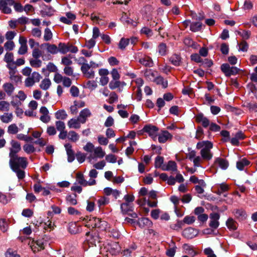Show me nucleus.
Segmentation results:
<instances>
[{
	"mask_svg": "<svg viewBox=\"0 0 257 257\" xmlns=\"http://www.w3.org/2000/svg\"><path fill=\"white\" fill-rule=\"evenodd\" d=\"M83 220L87 221L86 226L88 227L97 228L100 231H106L107 223L105 221L101 220L98 218H91L88 216H86Z\"/></svg>",
	"mask_w": 257,
	"mask_h": 257,
	"instance_id": "f257e3e1",
	"label": "nucleus"
},
{
	"mask_svg": "<svg viewBox=\"0 0 257 257\" xmlns=\"http://www.w3.org/2000/svg\"><path fill=\"white\" fill-rule=\"evenodd\" d=\"M10 158L9 163L11 169H25L28 165V162L26 157H19L17 155Z\"/></svg>",
	"mask_w": 257,
	"mask_h": 257,
	"instance_id": "f03ea898",
	"label": "nucleus"
},
{
	"mask_svg": "<svg viewBox=\"0 0 257 257\" xmlns=\"http://www.w3.org/2000/svg\"><path fill=\"white\" fill-rule=\"evenodd\" d=\"M42 78L41 75L39 72L34 71L25 80V86L27 87H31L34 85L36 83L39 82Z\"/></svg>",
	"mask_w": 257,
	"mask_h": 257,
	"instance_id": "7ed1b4c3",
	"label": "nucleus"
},
{
	"mask_svg": "<svg viewBox=\"0 0 257 257\" xmlns=\"http://www.w3.org/2000/svg\"><path fill=\"white\" fill-rule=\"evenodd\" d=\"M221 71L227 77L235 75L238 73L239 69L236 67L230 66L228 63H224L221 65Z\"/></svg>",
	"mask_w": 257,
	"mask_h": 257,
	"instance_id": "20e7f679",
	"label": "nucleus"
},
{
	"mask_svg": "<svg viewBox=\"0 0 257 257\" xmlns=\"http://www.w3.org/2000/svg\"><path fill=\"white\" fill-rule=\"evenodd\" d=\"M78 64L81 65V71L85 77L92 78L94 77V71L90 69L91 67L89 65V64L85 62L81 63V62H79Z\"/></svg>",
	"mask_w": 257,
	"mask_h": 257,
	"instance_id": "39448f33",
	"label": "nucleus"
},
{
	"mask_svg": "<svg viewBox=\"0 0 257 257\" xmlns=\"http://www.w3.org/2000/svg\"><path fill=\"white\" fill-rule=\"evenodd\" d=\"M159 130V129L157 126L151 124L145 125L142 130L143 132L148 133L149 136L151 137L154 141L157 139Z\"/></svg>",
	"mask_w": 257,
	"mask_h": 257,
	"instance_id": "423d86ee",
	"label": "nucleus"
},
{
	"mask_svg": "<svg viewBox=\"0 0 257 257\" xmlns=\"http://www.w3.org/2000/svg\"><path fill=\"white\" fill-rule=\"evenodd\" d=\"M213 147V144L211 142L208 143L207 146H205V148H203L201 150L200 155L202 159L206 161H209L212 158L213 155L211 152L210 150Z\"/></svg>",
	"mask_w": 257,
	"mask_h": 257,
	"instance_id": "0eeeda50",
	"label": "nucleus"
},
{
	"mask_svg": "<svg viewBox=\"0 0 257 257\" xmlns=\"http://www.w3.org/2000/svg\"><path fill=\"white\" fill-rule=\"evenodd\" d=\"M14 3V0H0V10L4 14H11L12 10L8 6H13Z\"/></svg>",
	"mask_w": 257,
	"mask_h": 257,
	"instance_id": "6e6552de",
	"label": "nucleus"
},
{
	"mask_svg": "<svg viewBox=\"0 0 257 257\" xmlns=\"http://www.w3.org/2000/svg\"><path fill=\"white\" fill-rule=\"evenodd\" d=\"M209 218L210 220L209 226L213 229L217 228L219 225L218 220L220 218V214L218 213L212 212L210 214Z\"/></svg>",
	"mask_w": 257,
	"mask_h": 257,
	"instance_id": "1a4fd4ad",
	"label": "nucleus"
},
{
	"mask_svg": "<svg viewBox=\"0 0 257 257\" xmlns=\"http://www.w3.org/2000/svg\"><path fill=\"white\" fill-rule=\"evenodd\" d=\"M11 145L12 147L10 149L9 157H13L17 156V154L21 151V147L19 142L14 140L11 141Z\"/></svg>",
	"mask_w": 257,
	"mask_h": 257,
	"instance_id": "9d476101",
	"label": "nucleus"
},
{
	"mask_svg": "<svg viewBox=\"0 0 257 257\" xmlns=\"http://www.w3.org/2000/svg\"><path fill=\"white\" fill-rule=\"evenodd\" d=\"M40 113L41 116L40 119L44 123H48L51 120V117L49 115V111L45 106H42L40 108Z\"/></svg>",
	"mask_w": 257,
	"mask_h": 257,
	"instance_id": "9b49d317",
	"label": "nucleus"
},
{
	"mask_svg": "<svg viewBox=\"0 0 257 257\" xmlns=\"http://www.w3.org/2000/svg\"><path fill=\"white\" fill-rule=\"evenodd\" d=\"M195 121L197 123H201L204 127H207L210 124V120L204 116L202 113L197 114L195 116Z\"/></svg>",
	"mask_w": 257,
	"mask_h": 257,
	"instance_id": "f8f14e48",
	"label": "nucleus"
},
{
	"mask_svg": "<svg viewBox=\"0 0 257 257\" xmlns=\"http://www.w3.org/2000/svg\"><path fill=\"white\" fill-rule=\"evenodd\" d=\"M142 13L144 18L146 19L148 21H151L154 13V9L151 6H146L144 7Z\"/></svg>",
	"mask_w": 257,
	"mask_h": 257,
	"instance_id": "ddd939ff",
	"label": "nucleus"
},
{
	"mask_svg": "<svg viewBox=\"0 0 257 257\" xmlns=\"http://www.w3.org/2000/svg\"><path fill=\"white\" fill-rule=\"evenodd\" d=\"M91 115V112L88 108H84L79 112L78 118L81 120V123H85L88 118Z\"/></svg>",
	"mask_w": 257,
	"mask_h": 257,
	"instance_id": "4468645a",
	"label": "nucleus"
},
{
	"mask_svg": "<svg viewBox=\"0 0 257 257\" xmlns=\"http://www.w3.org/2000/svg\"><path fill=\"white\" fill-rule=\"evenodd\" d=\"M198 234V231L192 227H188L183 231V235L186 238L192 239Z\"/></svg>",
	"mask_w": 257,
	"mask_h": 257,
	"instance_id": "2eb2a0df",
	"label": "nucleus"
},
{
	"mask_svg": "<svg viewBox=\"0 0 257 257\" xmlns=\"http://www.w3.org/2000/svg\"><path fill=\"white\" fill-rule=\"evenodd\" d=\"M172 135L167 131H162L158 136V141L160 143H165L168 141H171Z\"/></svg>",
	"mask_w": 257,
	"mask_h": 257,
	"instance_id": "dca6fc26",
	"label": "nucleus"
},
{
	"mask_svg": "<svg viewBox=\"0 0 257 257\" xmlns=\"http://www.w3.org/2000/svg\"><path fill=\"white\" fill-rule=\"evenodd\" d=\"M30 246L33 252H36L44 249L43 242L42 240H33L30 244Z\"/></svg>",
	"mask_w": 257,
	"mask_h": 257,
	"instance_id": "f3484780",
	"label": "nucleus"
},
{
	"mask_svg": "<svg viewBox=\"0 0 257 257\" xmlns=\"http://www.w3.org/2000/svg\"><path fill=\"white\" fill-rule=\"evenodd\" d=\"M81 120L77 117L70 119L67 122V125L70 128L79 129L81 127Z\"/></svg>",
	"mask_w": 257,
	"mask_h": 257,
	"instance_id": "a211bd4d",
	"label": "nucleus"
},
{
	"mask_svg": "<svg viewBox=\"0 0 257 257\" xmlns=\"http://www.w3.org/2000/svg\"><path fill=\"white\" fill-rule=\"evenodd\" d=\"M64 147L66 150L67 155L68 156V161L72 162L75 159L74 152L72 150V146L69 143L65 144Z\"/></svg>",
	"mask_w": 257,
	"mask_h": 257,
	"instance_id": "6ab92c4d",
	"label": "nucleus"
},
{
	"mask_svg": "<svg viewBox=\"0 0 257 257\" xmlns=\"http://www.w3.org/2000/svg\"><path fill=\"white\" fill-rule=\"evenodd\" d=\"M139 62L146 67H151L153 66V61L152 58L148 56H144L139 60Z\"/></svg>",
	"mask_w": 257,
	"mask_h": 257,
	"instance_id": "aec40b11",
	"label": "nucleus"
},
{
	"mask_svg": "<svg viewBox=\"0 0 257 257\" xmlns=\"http://www.w3.org/2000/svg\"><path fill=\"white\" fill-rule=\"evenodd\" d=\"M144 75L147 79L154 81L158 74V72L156 71H153L151 69H146L145 71Z\"/></svg>",
	"mask_w": 257,
	"mask_h": 257,
	"instance_id": "412c9836",
	"label": "nucleus"
},
{
	"mask_svg": "<svg viewBox=\"0 0 257 257\" xmlns=\"http://www.w3.org/2000/svg\"><path fill=\"white\" fill-rule=\"evenodd\" d=\"M226 225L230 230H235L237 228L238 224L232 218H229L226 222Z\"/></svg>",
	"mask_w": 257,
	"mask_h": 257,
	"instance_id": "4be33fe9",
	"label": "nucleus"
},
{
	"mask_svg": "<svg viewBox=\"0 0 257 257\" xmlns=\"http://www.w3.org/2000/svg\"><path fill=\"white\" fill-rule=\"evenodd\" d=\"M13 118L12 113L5 112L0 116L1 120L5 123H8L11 122Z\"/></svg>",
	"mask_w": 257,
	"mask_h": 257,
	"instance_id": "5701e85b",
	"label": "nucleus"
},
{
	"mask_svg": "<svg viewBox=\"0 0 257 257\" xmlns=\"http://www.w3.org/2000/svg\"><path fill=\"white\" fill-rule=\"evenodd\" d=\"M215 163L217 164L222 169H226L228 166V161L221 158H217L215 161Z\"/></svg>",
	"mask_w": 257,
	"mask_h": 257,
	"instance_id": "b1692460",
	"label": "nucleus"
},
{
	"mask_svg": "<svg viewBox=\"0 0 257 257\" xmlns=\"http://www.w3.org/2000/svg\"><path fill=\"white\" fill-rule=\"evenodd\" d=\"M120 208L123 214H129V212H133V206L130 203H122L120 205Z\"/></svg>",
	"mask_w": 257,
	"mask_h": 257,
	"instance_id": "393cba45",
	"label": "nucleus"
},
{
	"mask_svg": "<svg viewBox=\"0 0 257 257\" xmlns=\"http://www.w3.org/2000/svg\"><path fill=\"white\" fill-rule=\"evenodd\" d=\"M47 51L52 54H55L59 52L58 47L54 44H51L49 43L45 44Z\"/></svg>",
	"mask_w": 257,
	"mask_h": 257,
	"instance_id": "a878e982",
	"label": "nucleus"
},
{
	"mask_svg": "<svg viewBox=\"0 0 257 257\" xmlns=\"http://www.w3.org/2000/svg\"><path fill=\"white\" fill-rule=\"evenodd\" d=\"M77 181L80 185L87 186V181L84 179L83 174L81 172H78L76 175Z\"/></svg>",
	"mask_w": 257,
	"mask_h": 257,
	"instance_id": "bb28decb",
	"label": "nucleus"
},
{
	"mask_svg": "<svg viewBox=\"0 0 257 257\" xmlns=\"http://www.w3.org/2000/svg\"><path fill=\"white\" fill-rule=\"evenodd\" d=\"M3 88L5 91L9 96H11L12 94L15 89L14 85L11 83H5L3 85Z\"/></svg>",
	"mask_w": 257,
	"mask_h": 257,
	"instance_id": "cd10ccee",
	"label": "nucleus"
},
{
	"mask_svg": "<svg viewBox=\"0 0 257 257\" xmlns=\"http://www.w3.org/2000/svg\"><path fill=\"white\" fill-rule=\"evenodd\" d=\"M234 215L236 218L242 220L245 219L246 217V212L242 209H236Z\"/></svg>",
	"mask_w": 257,
	"mask_h": 257,
	"instance_id": "c85d7f7f",
	"label": "nucleus"
},
{
	"mask_svg": "<svg viewBox=\"0 0 257 257\" xmlns=\"http://www.w3.org/2000/svg\"><path fill=\"white\" fill-rule=\"evenodd\" d=\"M51 85V82L49 78H44L41 82L39 86L41 89L47 90Z\"/></svg>",
	"mask_w": 257,
	"mask_h": 257,
	"instance_id": "c756f323",
	"label": "nucleus"
},
{
	"mask_svg": "<svg viewBox=\"0 0 257 257\" xmlns=\"http://www.w3.org/2000/svg\"><path fill=\"white\" fill-rule=\"evenodd\" d=\"M250 162L247 159L243 158L236 163V167L240 170H243L245 166H248Z\"/></svg>",
	"mask_w": 257,
	"mask_h": 257,
	"instance_id": "7c9ffc66",
	"label": "nucleus"
},
{
	"mask_svg": "<svg viewBox=\"0 0 257 257\" xmlns=\"http://www.w3.org/2000/svg\"><path fill=\"white\" fill-rule=\"evenodd\" d=\"M157 84L161 85L164 88L168 86V82L165 80L164 78L160 75H158L154 81Z\"/></svg>",
	"mask_w": 257,
	"mask_h": 257,
	"instance_id": "2f4dec72",
	"label": "nucleus"
},
{
	"mask_svg": "<svg viewBox=\"0 0 257 257\" xmlns=\"http://www.w3.org/2000/svg\"><path fill=\"white\" fill-rule=\"evenodd\" d=\"M138 223L140 227H145L150 226L152 224V222L147 218H142L139 219Z\"/></svg>",
	"mask_w": 257,
	"mask_h": 257,
	"instance_id": "473e14b6",
	"label": "nucleus"
},
{
	"mask_svg": "<svg viewBox=\"0 0 257 257\" xmlns=\"http://www.w3.org/2000/svg\"><path fill=\"white\" fill-rule=\"evenodd\" d=\"M68 138L71 142H76L79 140V136L76 132L70 131L68 132Z\"/></svg>",
	"mask_w": 257,
	"mask_h": 257,
	"instance_id": "72a5a7b5",
	"label": "nucleus"
},
{
	"mask_svg": "<svg viewBox=\"0 0 257 257\" xmlns=\"http://www.w3.org/2000/svg\"><path fill=\"white\" fill-rule=\"evenodd\" d=\"M55 116L57 119L64 120L67 117L68 115L64 110H59L56 112Z\"/></svg>",
	"mask_w": 257,
	"mask_h": 257,
	"instance_id": "f704fd0d",
	"label": "nucleus"
},
{
	"mask_svg": "<svg viewBox=\"0 0 257 257\" xmlns=\"http://www.w3.org/2000/svg\"><path fill=\"white\" fill-rule=\"evenodd\" d=\"M94 157L102 158L105 155L101 147H98L94 149Z\"/></svg>",
	"mask_w": 257,
	"mask_h": 257,
	"instance_id": "c9c22d12",
	"label": "nucleus"
},
{
	"mask_svg": "<svg viewBox=\"0 0 257 257\" xmlns=\"http://www.w3.org/2000/svg\"><path fill=\"white\" fill-rule=\"evenodd\" d=\"M84 87L91 90H93L97 87V84L94 80H88L85 82Z\"/></svg>",
	"mask_w": 257,
	"mask_h": 257,
	"instance_id": "e433bc0d",
	"label": "nucleus"
},
{
	"mask_svg": "<svg viewBox=\"0 0 257 257\" xmlns=\"http://www.w3.org/2000/svg\"><path fill=\"white\" fill-rule=\"evenodd\" d=\"M170 61L173 65L179 66L181 63V58L179 55L174 54L170 57Z\"/></svg>",
	"mask_w": 257,
	"mask_h": 257,
	"instance_id": "4c0bfd02",
	"label": "nucleus"
},
{
	"mask_svg": "<svg viewBox=\"0 0 257 257\" xmlns=\"http://www.w3.org/2000/svg\"><path fill=\"white\" fill-rule=\"evenodd\" d=\"M68 230L71 234H76L78 231V228L76 222H71L69 223Z\"/></svg>",
	"mask_w": 257,
	"mask_h": 257,
	"instance_id": "58836bf2",
	"label": "nucleus"
},
{
	"mask_svg": "<svg viewBox=\"0 0 257 257\" xmlns=\"http://www.w3.org/2000/svg\"><path fill=\"white\" fill-rule=\"evenodd\" d=\"M24 151L27 154L33 153L35 152L36 149L34 145L30 144H26L23 146Z\"/></svg>",
	"mask_w": 257,
	"mask_h": 257,
	"instance_id": "ea45409f",
	"label": "nucleus"
},
{
	"mask_svg": "<svg viewBox=\"0 0 257 257\" xmlns=\"http://www.w3.org/2000/svg\"><path fill=\"white\" fill-rule=\"evenodd\" d=\"M42 61L39 58L31 59L30 60V64L32 67L39 68L42 65Z\"/></svg>",
	"mask_w": 257,
	"mask_h": 257,
	"instance_id": "a19ab883",
	"label": "nucleus"
},
{
	"mask_svg": "<svg viewBox=\"0 0 257 257\" xmlns=\"http://www.w3.org/2000/svg\"><path fill=\"white\" fill-rule=\"evenodd\" d=\"M77 195L76 194H74L73 195H68L66 197V201L70 204L72 205H75L77 204Z\"/></svg>",
	"mask_w": 257,
	"mask_h": 257,
	"instance_id": "79ce46f5",
	"label": "nucleus"
},
{
	"mask_svg": "<svg viewBox=\"0 0 257 257\" xmlns=\"http://www.w3.org/2000/svg\"><path fill=\"white\" fill-rule=\"evenodd\" d=\"M10 104L9 102L5 100L0 101V111H8L10 109Z\"/></svg>",
	"mask_w": 257,
	"mask_h": 257,
	"instance_id": "37998d69",
	"label": "nucleus"
},
{
	"mask_svg": "<svg viewBox=\"0 0 257 257\" xmlns=\"http://www.w3.org/2000/svg\"><path fill=\"white\" fill-rule=\"evenodd\" d=\"M163 169L166 170H170L172 171H176L177 170L176 163L174 161H170L168 162L166 168H163Z\"/></svg>",
	"mask_w": 257,
	"mask_h": 257,
	"instance_id": "c03bdc74",
	"label": "nucleus"
},
{
	"mask_svg": "<svg viewBox=\"0 0 257 257\" xmlns=\"http://www.w3.org/2000/svg\"><path fill=\"white\" fill-rule=\"evenodd\" d=\"M64 73L69 76L75 77L74 68L71 66L65 67L63 69Z\"/></svg>",
	"mask_w": 257,
	"mask_h": 257,
	"instance_id": "a18cd8bd",
	"label": "nucleus"
},
{
	"mask_svg": "<svg viewBox=\"0 0 257 257\" xmlns=\"http://www.w3.org/2000/svg\"><path fill=\"white\" fill-rule=\"evenodd\" d=\"M8 222L6 219L1 218L0 219V229L1 230L5 232L7 231L8 228Z\"/></svg>",
	"mask_w": 257,
	"mask_h": 257,
	"instance_id": "49530a36",
	"label": "nucleus"
},
{
	"mask_svg": "<svg viewBox=\"0 0 257 257\" xmlns=\"http://www.w3.org/2000/svg\"><path fill=\"white\" fill-rule=\"evenodd\" d=\"M190 181L194 184L198 183L202 187H205L206 184L203 180H198L195 176H192L190 178Z\"/></svg>",
	"mask_w": 257,
	"mask_h": 257,
	"instance_id": "de8ad7c7",
	"label": "nucleus"
},
{
	"mask_svg": "<svg viewBox=\"0 0 257 257\" xmlns=\"http://www.w3.org/2000/svg\"><path fill=\"white\" fill-rule=\"evenodd\" d=\"M110 249L112 253L115 254L119 252L120 250V247L118 243L117 242H113L110 243Z\"/></svg>",
	"mask_w": 257,
	"mask_h": 257,
	"instance_id": "09e8293b",
	"label": "nucleus"
},
{
	"mask_svg": "<svg viewBox=\"0 0 257 257\" xmlns=\"http://www.w3.org/2000/svg\"><path fill=\"white\" fill-rule=\"evenodd\" d=\"M13 171H14L19 180L23 179L25 177V172L24 171V169H12Z\"/></svg>",
	"mask_w": 257,
	"mask_h": 257,
	"instance_id": "8fccbe9b",
	"label": "nucleus"
},
{
	"mask_svg": "<svg viewBox=\"0 0 257 257\" xmlns=\"http://www.w3.org/2000/svg\"><path fill=\"white\" fill-rule=\"evenodd\" d=\"M129 39L121 38L118 44L119 48L122 50H124L129 44Z\"/></svg>",
	"mask_w": 257,
	"mask_h": 257,
	"instance_id": "3c124183",
	"label": "nucleus"
},
{
	"mask_svg": "<svg viewBox=\"0 0 257 257\" xmlns=\"http://www.w3.org/2000/svg\"><path fill=\"white\" fill-rule=\"evenodd\" d=\"M19 127L15 123L10 125L8 127V132L10 134H16L19 131Z\"/></svg>",
	"mask_w": 257,
	"mask_h": 257,
	"instance_id": "603ef678",
	"label": "nucleus"
},
{
	"mask_svg": "<svg viewBox=\"0 0 257 257\" xmlns=\"http://www.w3.org/2000/svg\"><path fill=\"white\" fill-rule=\"evenodd\" d=\"M59 52L62 54H65L68 52V43L65 44L63 43H60L58 44Z\"/></svg>",
	"mask_w": 257,
	"mask_h": 257,
	"instance_id": "864d4df0",
	"label": "nucleus"
},
{
	"mask_svg": "<svg viewBox=\"0 0 257 257\" xmlns=\"http://www.w3.org/2000/svg\"><path fill=\"white\" fill-rule=\"evenodd\" d=\"M202 24L200 22H195L191 24L190 30L194 32L199 31L201 30Z\"/></svg>",
	"mask_w": 257,
	"mask_h": 257,
	"instance_id": "5fc2aeb1",
	"label": "nucleus"
},
{
	"mask_svg": "<svg viewBox=\"0 0 257 257\" xmlns=\"http://www.w3.org/2000/svg\"><path fill=\"white\" fill-rule=\"evenodd\" d=\"M70 92L72 96L77 97L79 95V89L77 86L73 85L70 89Z\"/></svg>",
	"mask_w": 257,
	"mask_h": 257,
	"instance_id": "6e6d98bb",
	"label": "nucleus"
},
{
	"mask_svg": "<svg viewBox=\"0 0 257 257\" xmlns=\"http://www.w3.org/2000/svg\"><path fill=\"white\" fill-rule=\"evenodd\" d=\"M118 99V95L115 92H111L109 94V98L108 99V102L110 104L113 103L117 101Z\"/></svg>",
	"mask_w": 257,
	"mask_h": 257,
	"instance_id": "4d7b16f0",
	"label": "nucleus"
},
{
	"mask_svg": "<svg viewBox=\"0 0 257 257\" xmlns=\"http://www.w3.org/2000/svg\"><path fill=\"white\" fill-rule=\"evenodd\" d=\"M159 53L162 56L165 55L166 54L167 46L166 44L162 43L160 44L158 46Z\"/></svg>",
	"mask_w": 257,
	"mask_h": 257,
	"instance_id": "13d9d810",
	"label": "nucleus"
},
{
	"mask_svg": "<svg viewBox=\"0 0 257 257\" xmlns=\"http://www.w3.org/2000/svg\"><path fill=\"white\" fill-rule=\"evenodd\" d=\"M174 245H175V243L173 242ZM177 247L175 245H174L172 247L168 248L166 252V255L169 257H173L175 254Z\"/></svg>",
	"mask_w": 257,
	"mask_h": 257,
	"instance_id": "bf43d9fd",
	"label": "nucleus"
},
{
	"mask_svg": "<svg viewBox=\"0 0 257 257\" xmlns=\"http://www.w3.org/2000/svg\"><path fill=\"white\" fill-rule=\"evenodd\" d=\"M237 33L243 39L247 40L249 39L250 36V32L246 30H242L241 31H238Z\"/></svg>",
	"mask_w": 257,
	"mask_h": 257,
	"instance_id": "052dcab7",
	"label": "nucleus"
},
{
	"mask_svg": "<svg viewBox=\"0 0 257 257\" xmlns=\"http://www.w3.org/2000/svg\"><path fill=\"white\" fill-rule=\"evenodd\" d=\"M6 257H21L17 251L12 248H9L6 253Z\"/></svg>",
	"mask_w": 257,
	"mask_h": 257,
	"instance_id": "680f3d73",
	"label": "nucleus"
},
{
	"mask_svg": "<svg viewBox=\"0 0 257 257\" xmlns=\"http://www.w3.org/2000/svg\"><path fill=\"white\" fill-rule=\"evenodd\" d=\"M72 63V61L68 57L65 56L62 58L61 63L64 65L65 67L71 66Z\"/></svg>",
	"mask_w": 257,
	"mask_h": 257,
	"instance_id": "e2e57ef3",
	"label": "nucleus"
},
{
	"mask_svg": "<svg viewBox=\"0 0 257 257\" xmlns=\"http://www.w3.org/2000/svg\"><path fill=\"white\" fill-rule=\"evenodd\" d=\"M56 129L59 132L65 129V123L61 120H57L55 122Z\"/></svg>",
	"mask_w": 257,
	"mask_h": 257,
	"instance_id": "0e129e2a",
	"label": "nucleus"
},
{
	"mask_svg": "<svg viewBox=\"0 0 257 257\" xmlns=\"http://www.w3.org/2000/svg\"><path fill=\"white\" fill-rule=\"evenodd\" d=\"M42 51L38 48H34L32 51L33 58H39L42 56Z\"/></svg>",
	"mask_w": 257,
	"mask_h": 257,
	"instance_id": "69168bd1",
	"label": "nucleus"
},
{
	"mask_svg": "<svg viewBox=\"0 0 257 257\" xmlns=\"http://www.w3.org/2000/svg\"><path fill=\"white\" fill-rule=\"evenodd\" d=\"M46 69L50 72H57V67L52 62H49L46 66Z\"/></svg>",
	"mask_w": 257,
	"mask_h": 257,
	"instance_id": "338daca9",
	"label": "nucleus"
},
{
	"mask_svg": "<svg viewBox=\"0 0 257 257\" xmlns=\"http://www.w3.org/2000/svg\"><path fill=\"white\" fill-rule=\"evenodd\" d=\"M164 162L163 157L158 156L156 158L155 162V166L156 168H161Z\"/></svg>",
	"mask_w": 257,
	"mask_h": 257,
	"instance_id": "774afa93",
	"label": "nucleus"
}]
</instances>
